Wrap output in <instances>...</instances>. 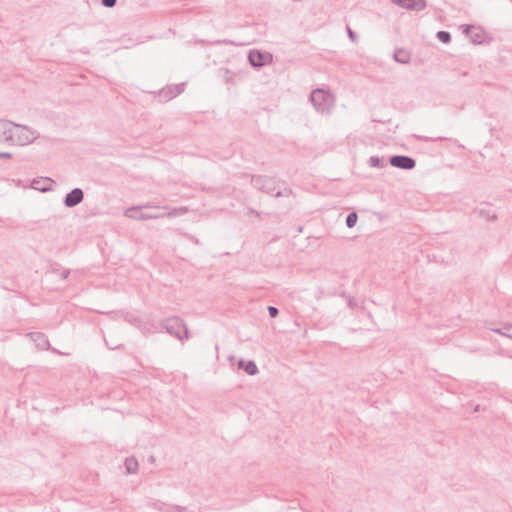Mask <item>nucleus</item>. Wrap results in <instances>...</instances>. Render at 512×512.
Returning <instances> with one entry per match:
<instances>
[{
	"mask_svg": "<svg viewBox=\"0 0 512 512\" xmlns=\"http://www.w3.org/2000/svg\"><path fill=\"white\" fill-rule=\"evenodd\" d=\"M38 183H39L38 181H33V183H32V187H33L34 189H38V190H40V191H46V190H47L46 188H39V187L37 186V184H38Z\"/></svg>",
	"mask_w": 512,
	"mask_h": 512,
	"instance_id": "obj_26",
	"label": "nucleus"
},
{
	"mask_svg": "<svg viewBox=\"0 0 512 512\" xmlns=\"http://www.w3.org/2000/svg\"><path fill=\"white\" fill-rule=\"evenodd\" d=\"M162 326L167 333L179 340L189 338V331L183 320H181L179 317H170L163 320Z\"/></svg>",
	"mask_w": 512,
	"mask_h": 512,
	"instance_id": "obj_4",
	"label": "nucleus"
},
{
	"mask_svg": "<svg viewBox=\"0 0 512 512\" xmlns=\"http://www.w3.org/2000/svg\"><path fill=\"white\" fill-rule=\"evenodd\" d=\"M13 123L0 119V141H8L12 137Z\"/></svg>",
	"mask_w": 512,
	"mask_h": 512,
	"instance_id": "obj_10",
	"label": "nucleus"
},
{
	"mask_svg": "<svg viewBox=\"0 0 512 512\" xmlns=\"http://www.w3.org/2000/svg\"><path fill=\"white\" fill-rule=\"evenodd\" d=\"M251 184L257 190L267 194H273V192L276 191V193L274 194L276 198L288 196L291 193V190L286 187L283 190H281L279 188L278 182L273 177L265 175H253L251 177Z\"/></svg>",
	"mask_w": 512,
	"mask_h": 512,
	"instance_id": "obj_1",
	"label": "nucleus"
},
{
	"mask_svg": "<svg viewBox=\"0 0 512 512\" xmlns=\"http://www.w3.org/2000/svg\"><path fill=\"white\" fill-rule=\"evenodd\" d=\"M37 137V132L31 128L13 123L12 137L9 140L18 145H27L32 143Z\"/></svg>",
	"mask_w": 512,
	"mask_h": 512,
	"instance_id": "obj_5",
	"label": "nucleus"
},
{
	"mask_svg": "<svg viewBox=\"0 0 512 512\" xmlns=\"http://www.w3.org/2000/svg\"><path fill=\"white\" fill-rule=\"evenodd\" d=\"M369 163H370V166H372V167H380V166H382L381 159L379 157H377V156L370 157Z\"/></svg>",
	"mask_w": 512,
	"mask_h": 512,
	"instance_id": "obj_22",
	"label": "nucleus"
},
{
	"mask_svg": "<svg viewBox=\"0 0 512 512\" xmlns=\"http://www.w3.org/2000/svg\"><path fill=\"white\" fill-rule=\"evenodd\" d=\"M238 367L240 369H243L248 375H251V376L256 375L258 373L257 365L252 360L245 361V360L241 359L238 362Z\"/></svg>",
	"mask_w": 512,
	"mask_h": 512,
	"instance_id": "obj_13",
	"label": "nucleus"
},
{
	"mask_svg": "<svg viewBox=\"0 0 512 512\" xmlns=\"http://www.w3.org/2000/svg\"><path fill=\"white\" fill-rule=\"evenodd\" d=\"M475 411H479V406L478 405L475 407Z\"/></svg>",
	"mask_w": 512,
	"mask_h": 512,
	"instance_id": "obj_30",
	"label": "nucleus"
},
{
	"mask_svg": "<svg viewBox=\"0 0 512 512\" xmlns=\"http://www.w3.org/2000/svg\"><path fill=\"white\" fill-rule=\"evenodd\" d=\"M0 158H11V154L8 152H0Z\"/></svg>",
	"mask_w": 512,
	"mask_h": 512,
	"instance_id": "obj_28",
	"label": "nucleus"
},
{
	"mask_svg": "<svg viewBox=\"0 0 512 512\" xmlns=\"http://www.w3.org/2000/svg\"><path fill=\"white\" fill-rule=\"evenodd\" d=\"M392 2L403 8L415 11H421L426 6L424 0H392Z\"/></svg>",
	"mask_w": 512,
	"mask_h": 512,
	"instance_id": "obj_8",
	"label": "nucleus"
},
{
	"mask_svg": "<svg viewBox=\"0 0 512 512\" xmlns=\"http://www.w3.org/2000/svg\"><path fill=\"white\" fill-rule=\"evenodd\" d=\"M437 38L442 42V43H449L451 41V35L449 32L447 31H439L437 33Z\"/></svg>",
	"mask_w": 512,
	"mask_h": 512,
	"instance_id": "obj_21",
	"label": "nucleus"
},
{
	"mask_svg": "<svg viewBox=\"0 0 512 512\" xmlns=\"http://www.w3.org/2000/svg\"><path fill=\"white\" fill-rule=\"evenodd\" d=\"M358 220V215L356 212H350L346 217V226L348 228H353Z\"/></svg>",
	"mask_w": 512,
	"mask_h": 512,
	"instance_id": "obj_19",
	"label": "nucleus"
},
{
	"mask_svg": "<svg viewBox=\"0 0 512 512\" xmlns=\"http://www.w3.org/2000/svg\"><path fill=\"white\" fill-rule=\"evenodd\" d=\"M102 5L107 8H112L116 5L117 0H102Z\"/></svg>",
	"mask_w": 512,
	"mask_h": 512,
	"instance_id": "obj_24",
	"label": "nucleus"
},
{
	"mask_svg": "<svg viewBox=\"0 0 512 512\" xmlns=\"http://www.w3.org/2000/svg\"><path fill=\"white\" fill-rule=\"evenodd\" d=\"M512 358V356H510Z\"/></svg>",
	"mask_w": 512,
	"mask_h": 512,
	"instance_id": "obj_31",
	"label": "nucleus"
},
{
	"mask_svg": "<svg viewBox=\"0 0 512 512\" xmlns=\"http://www.w3.org/2000/svg\"><path fill=\"white\" fill-rule=\"evenodd\" d=\"M494 331L498 334H501L505 337L512 339V325H505L502 328L494 329Z\"/></svg>",
	"mask_w": 512,
	"mask_h": 512,
	"instance_id": "obj_20",
	"label": "nucleus"
},
{
	"mask_svg": "<svg viewBox=\"0 0 512 512\" xmlns=\"http://www.w3.org/2000/svg\"><path fill=\"white\" fill-rule=\"evenodd\" d=\"M389 162L393 167L404 170H411L416 165V161L412 157L406 155H394L390 157Z\"/></svg>",
	"mask_w": 512,
	"mask_h": 512,
	"instance_id": "obj_6",
	"label": "nucleus"
},
{
	"mask_svg": "<svg viewBox=\"0 0 512 512\" xmlns=\"http://www.w3.org/2000/svg\"><path fill=\"white\" fill-rule=\"evenodd\" d=\"M268 313L271 318H275L276 316H278L279 311L274 306H268Z\"/></svg>",
	"mask_w": 512,
	"mask_h": 512,
	"instance_id": "obj_23",
	"label": "nucleus"
},
{
	"mask_svg": "<svg viewBox=\"0 0 512 512\" xmlns=\"http://www.w3.org/2000/svg\"><path fill=\"white\" fill-rule=\"evenodd\" d=\"M394 60L396 62L405 64L409 62V56L404 50H398L394 53Z\"/></svg>",
	"mask_w": 512,
	"mask_h": 512,
	"instance_id": "obj_18",
	"label": "nucleus"
},
{
	"mask_svg": "<svg viewBox=\"0 0 512 512\" xmlns=\"http://www.w3.org/2000/svg\"><path fill=\"white\" fill-rule=\"evenodd\" d=\"M84 199V192L80 188H74L66 194L63 203L68 208H73L80 204Z\"/></svg>",
	"mask_w": 512,
	"mask_h": 512,
	"instance_id": "obj_7",
	"label": "nucleus"
},
{
	"mask_svg": "<svg viewBox=\"0 0 512 512\" xmlns=\"http://www.w3.org/2000/svg\"><path fill=\"white\" fill-rule=\"evenodd\" d=\"M347 34H348V37L353 41L355 42L357 40V35L356 33L350 28V27H347Z\"/></svg>",
	"mask_w": 512,
	"mask_h": 512,
	"instance_id": "obj_25",
	"label": "nucleus"
},
{
	"mask_svg": "<svg viewBox=\"0 0 512 512\" xmlns=\"http://www.w3.org/2000/svg\"><path fill=\"white\" fill-rule=\"evenodd\" d=\"M70 271L69 270H66L64 269L62 272H61V278L63 279H66L69 275Z\"/></svg>",
	"mask_w": 512,
	"mask_h": 512,
	"instance_id": "obj_27",
	"label": "nucleus"
},
{
	"mask_svg": "<svg viewBox=\"0 0 512 512\" xmlns=\"http://www.w3.org/2000/svg\"><path fill=\"white\" fill-rule=\"evenodd\" d=\"M157 509L161 512H186L187 507L180 505H168L165 503L155 504Z\"/></svg>",
	"mask_w": 512,
	"mask_h": 512,
	"instance_id": "obj_14",
	"label": "nucleus"
},
{
	"mask_svg": "<svg viewBox=\"0 0 512 512\" xmlns=\"http://www.w3.org/2000/svg\"><path fill=\"white\" fill-rule=\"evenodd\" d=\"M184 85V83H180L174 86H170L167 89H163L161 94L167 99H172L184 91Z\"/></svg>",
	"mask_w": 512,
	"mask_h": 512,
	"instance_id": "obj_11",
	"label": "nucleus"
},
{
	"mask_svg": "<svg viewBox=\"0 0 512 512\" xmlns=\"http://www.w3.org/2000/svg\"><path fill=\"white\" fill-rule=\"evenodd\" d=\"M250 213H251V214H255V215H259V214H258V212H257V211H255V210H253V209H251V210H250Z\"/></svg>",
	"mask_w": 512,
	"mask_h": 512,
	"instance_id": "obj_29",
	"label": "nucleus"
},
{
	"mask_svg": "<svg viewBox=\"0 0 512 512\" xmlns=\"http://www.w3.org/2000/svg\"><path fill=\"white\" fill-rule=\"evenodd\" d=\"M310 100L317 112L322 114L330 113L335 101L332 94L320 88L312 91Z\"/></svg>",
	"mask_w": 512,
	"mask_h": 512,
	"instance_id": "obj_3",
	"label": "nucleus"
},
{
	"mask_svg": "<svg viewBox=\"0 0 512 512\" xmlns=\"http://www.w3.org/2000/svg\"><path fill=\"white\" fill-rule=\"evenodd\" d=\"M248 60L253 67H262L265 65L266 56L258 50H252L248 54Z\"/></svg>",
	"mask_w": 512,
	"mask_h": 512,
	"instance_id": "obj_9",
	"label": "nucleus"
},
{
	"mask_svg": "<svg viewBox=\"0 0 512 512\" xmlns=\"http://www.w3.org/2000/svg\"><path fill=\"white\" fill-rule=\"evenodd\" d=\"M152 208L158 209L161 207L152 202H148V203H145L142 205H137V206H132V207L127 208L124 211V216L129 219L140 220V221L151 220V219H160V218L166 217V214H164V213H150V212L142 211L143 209H152Z\"/></svg>",
	"mask_w": 512,
	"mask_h": 512,
	"instance_id": "obj_2",
	"label": "nucleus"
},
{
	"mask_svg": "<svg viewBox=\"0 0 512 512\" xmlns=\"http://www.w3.org/2000/svg\"><path fill=\"white\" fill-rule=\"evenodd\" d=\"M29 336L31 339L35 342L36 346L40 349H48L49 348V341L47 337L39 332L30 333Z\"/></svg>",
	"mask_w": 512,
	"mask_h": 512,
	"instance_id": "obj_12",
	"label": "nucleus"
},
{
	"mask_svg": "<svg viewBox=\"0 0 512 512\" xmlns=\"http://www.w3.org/2000/svg\"><path fill=\"white\" fill-rule=\"evenodd\" d=\"M163 209L165 210H168L167 212H165L164 214H166V217H176V216H179V215H184L188 212V208L187 207H178V208H169L168 206H164L162 207Z\"/></svg>",
	"mask_w": 512,
	"mask_h": 512,
	"instance_id": "obj_15",
	"label": "nucleus"
},
{
	"mask_svg": "<svg viewBox=\"0 0 512 512\" xmlns=\"http://www.w3.org/2000/svg\"><path fill=\"white\" fill-rule=\"evenodd\" d=\"M466 34L471 38L474 43L482 42V34L481 31L477 30L474 32V27L467 26L465 29Z\"/></svg>",
	"mask_w": 512,
	"mask_h": 512,
	"instance_id": "obj_16",
	"label": "nucleus"
},
{
	"mask_svg": "<svg viewBox=\"0 0 512 512\" xmlns=\"http://www.w3.org/2000/svg\"><path fill=\"white\" fill-rule=\"evenodd\" d=\"M125 468L127 473L133 474L138 469V462L135 458L130 457L125 460Z\"/></svg>",
	"mask_w": 512,
	"mask_h": 512,
	"instance_id": "obj_17",
	"label": "nucleus"
}]
</instances>
